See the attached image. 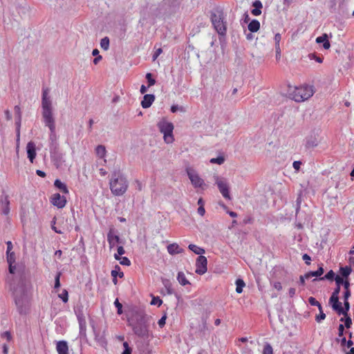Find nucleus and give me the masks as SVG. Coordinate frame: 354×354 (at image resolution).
I'll return each mask as SVG.
<instances>
[{
	"instance_id": "obj_51",
	"label": "nucleus",
	"mask_w": 354,
	"mask_h": 354,
	"mask_svg": "<svg viewBox=\"0 0 354 354\" xmlns=\"http://www.w3.org/2000/svg\"><path fill=\"white\" fill-rule=\"evenodd\" d=\"M301 203V192H300L299 194H298V196H297V198L296 201V213L297 214L298 213V212L300 209Z\"/></svg>"
},
{
	"instance_id": "obj_25",
	"label": "nucleus",
	"mask_w": 354,
	"mask_h": 354,
	"mask_svg": "<svg viewBox=\"0 0 354 354\" xmlns=\"http://www.w3.org/2000/svg\"><path fill=\"white\" fill-rule=\"evenodd\" d=\"M248 30L251 32H257L260 28V23L257 19H252L248 24Z\"/></svg>"
},
{
	"instance_id": "obj_3",
	"label": "nucleus",
	"mask_w": 354,
	"mask_h": 354,
	"mask_svg": "<svg viewBox=\"0 0 354 354\" xmlns=\"http://www.w3.org/2000/svg\"><path fill=\"white\" fill-rule=\"evenodd\" d=\"M109 185L111 191L115 196L123 195L127 190L129 186L127 178L120 171L113 172Z\"/></svg>"
},
{
	"instance_id": "obj_4",
	"label": "nucleus",
	"mask_w": 354,
	"mask_h": 354,
	"mask_svg": "<svg viewBox=\"0 0 354 354\" xmlns=\"http://www.w3.org/2000/svg\"><path fill=\"white\" fill-rule=\"evenodd\" d=\"M224 19V12L222 8H216L210 12L212 24L218 34L221 36H225L227 32V23Z\"/></svg>"
},
{
	"instance_id": "obj_41",
	"label": "nucleus",
	"mask_w": 354,
	"mask_h": 354,
	"mask_svg": "<svg viewBox=\"0 0 354 354\" xmlns=\"http://www.w3.org/2000/svg\"><path fill=\"white\" fill-rule=\"evenodd\" d=\"M212 164L222 165L225 162V158L222 156L213 158L209 161Z\"/></svg>"
},
{
	"instance_id": "obj_7",
	"label": "nucleus",
	"mask_w": 354,
	"mask_h": 354,
	"mask_svg": "<svg viewBox=\"0 0 354 354\" xmlns=\"http://www.w3.org/2000/svg\"><path fill=\"white\" fill-rule=\"evenodd\" d=\"M187 174L192 184V185L195 188H201L202 189H204L206 187V185L198 174L192 169L191 168H187Z\"/></svg>"
},
{
	"instance_id": "obj_49",
	"label": "nucleus",
	"mask_w": 354,
	"mask_h": 354,
	"mask_svg": "<svg viewBox=\"0 0 354 354\" xmlns=\"http://www.w3.org/2000/svg\"><path fill=\"white\" fill-rule=\"evenodd\" d=\"M162 304V299H160L159 297H152V299L151 301V305H158V306H160Z\"/></svg>"
},
{
	"instance_id": "obj_35",
	"label": "nucleus",
	"mask_w": 354,
	"mask_h": 354,
	"mask_svg": "<svg viewBox=\"0 0 354 354\" xmlns=\"http://www.w3.org/2000/svg\"><path fill=\"white\" fill-rule=\"evenodd\" d=\"M340 322H342L344 323V327L346 328H350L352 325V319L348 315H344V317H342L340 319Z\"/></svg>"
},
{
	"instance_id": "obj_53",
	"label": "nucleus",
	"mask_w": 354,
	"mask_h": 354,
	"mask_svg": "<svg viewBox=\"0 0 354 354\" xmlns=\"http://www.w3.org/2000/svg\"><path fill=\"white\" fill-rule=\"evenodd\" d=\"M166 319H167V315L165 314L159 320H158V326L160 327V328H162L165 326V322H166Z\"/></svg>"
},
{
	"instance_id": "obj_31",
	"label": "nucleus",
	"mask_w": 354,
	"mask_h": 354,
	"mask_svg": "<svg viewBox=\"0 0 354 354\" xmlns=\"http://www.w3.org/2000/svg\"><path fill=\"white\" fill-rule=\"evenodd\" d=\"M162 282L166 289L167 293L168 295H172L174 293V290H172L171 283L170 281L167 279L162 278Z\"/></svg>"
},
{
	"instance_id": "obj_36",
	"label": "nucleus",
	"mask_w": 354,
	"mask_h": 354,
	"mask_svg": "<svg viewBox=\"0 0 354 354\" xmlns=\"http://www.w3.org/2000/svg\"><path fill=\"white\" fill-rule=\"evenodd\" d=\"M95 151H96L97 155L100 158L104 157L106 155V148L104 145H98L95 149Z\"/></svg>"
},
{
	"instance_id": "obj_23",
	"label": "nucleus",
	"mask_w": 354,
	"mask_h": 354,
	"mask_svg": "<svg viewBox=\"0 0 354 354\" xmlns=\"http://www.w3.org/2000/svg\"><path fill=\"white\" fill-rule=\"evenodd\" d=\"M253 9L251 13L254 16H259L261 14V9L263 8L262 3L259 0H256L252 3Z\"/></svg>"
},
{
	"instance_id": "obj_6",
	"label": "nucleus",
	"mask_w": 354,
	"mask_h": 354,
	"mask_svg": "<svg viewBox=\"0 0 354 354\" xmlns=\"http://www.w3.org/2000/svg\"><path fill=\"white\" fill-rule=\"evenodd\" d=\"M158 127L160 131L163 133L164 139L167 143H171L174 140L173 130L174 124L167 121H160L158 123Z\"/></svg>"
},
{
	"instance_id": "obj_61",
	"label": "nucleus",
	"mask_w": 354,
	"mask_h": 354,
	"mask_svg": "<svg viewBox=\"0 0 354 354\" xmlns=\"http://www.w3.org/2000/svg\"><path fill=\"white\" fill-rule=\"evenodd\" d=\"M48 93H49V89L48 88H43V91H42V98L41 99H48L50 98L48 95Z\"/></svg>"
},
{
	"instance_id": "obj_45",
	"label": "nucleus",
	"mask_w": 354,
	"mask_h": 354,
	"mask_svg": "<svg viewBox=\"0 0 354 354\" xmlns=\"http://www.w3.org/2000/svg\"><path fill=\"white\" fill-rule=\"evenodd\" d=\"M319 310V314L317 315L315 317V320L317 322H321L322 320H324L326 318V314L322 310V307L321 306V310Z\"/></svg>"
},
{
	"instance_id": "obj_1",
	"label": "nucleus",
	"mask_w": 354,
	"mask_h": 354,
	"mask_svg": "<svg viewBox=\"0 0 354 354\" xmlns=\"http://www.w3.org/2000/svg\"><path fill=\"white\" fill-rule=\"evenodd\" d=\"M13 297L17 310L20 315L28 313L30 306V286L23 274L20 275L16 286H13Z\"/></svg>"
},
{
	"instance_id": "obj_46",
	"label": "nucleus",
	"mask_w": 354,
	"mask_h": 354,
	"mask_svg": "<svg viewBox=\"0 0 354 354\" xmlns=\"http://www.w3.org/2000/svg\"><path fill=\"white\" fill-rule=\"evenodd\" d=\"M60 277H61V272H59L57 273L55 277V289H57L60 287Z\"/></svg>"
},
{
	"instance_id": "obj_40",
	"label": "nucleus",
	"mask_w": 354,
	"mask_h": 354,
	"mask_svg": "<svg viewBox=\"0 0 354 354\" xmlns=\"http://www.w3.org/2000/svg\"><path fill=\"white\" fill-rule=\"evenodd\" d=\"M262 354H273V348L270 343L266 342L264 344Z\"/></svg>"
},
{
	"instance_id": "obj_32",
	"label": "nucleus",
	"mask_w": 354,
	"mask_h": 354,
	"mask_svg": "<svg viewBox=\"0 0 354 354\" xmlns=\"http://www.w3.org/2000/svg\"><path fill=\"white\" fill-rule=\"evenodd\" d=\"M236 292L239 294L243 292V288L245 286V282L241 279H237L236 280Z\"/></svg>"
},
{
	"instance_id": "obj_33",
	"label": "nucleus",
	"mask_w": 354,
	"mask_h": 354,
	"mask_svg": "<svg viewBox=\"0 0 354 354\" xmlns=\"http://www.w3.org/2000/svg\"><path fill=\"white\" fill-rule=\"evenodd\" d=\"M335 277H336V276H335V272L332 270H330L323 277H320L319 279V280H329V281H333V280H335Z\"/></svg>"
},
{
	"instance_id": "obj_64",
	"label": "nucleus",
	"mask_w": 354,
	"mask_h": 354,
	"mask_svg": "<svg viewBox=\"0 0 354 354\" xmlns=\"http://www.w3.org/2000/svg\"><path fill=\"white\" fill-rule=\"evenodd\" d=\"M273 287L277 290H281L282 289V286L280 282L274 281L272 283Z\"/></svg>"
},
{
	"instance_id": "obj_9",
	"label": "nucleus",
	"mask_w": 354,
	"mask_h": 354,
	"mask_svg": "<svg viewBox=\"0 0 354 354\" xmlns=\"http://www.w3.org/2000/svg\"><path fill=\"white\" fill-rule=\"evenodd\" d=\"M207 259L205 256H198L196 261V273L200 275L205 274L207 270Z\"/></svg>"
},
{
	"instance_id": "obj_54",
	"label": "nucleus",
	"mask_w": 354,
	"mask_h": 354,
	"mask_svg": "<svg viewBox=\"0 0 354 354\" xmlns=\"http://www.w3.org/2000/svg\"><path fill=\"white\" fill-rule=\"evenodd\" d=\"M335 281L337 286H341V285H343L345 281L344 280V277L339 276H336Z\"/></svg>"
},
{
	"instance_id": "obj_17",
	"label": "nucleus",
	"mask_w": 354,
	"mask_h": 354,
	"mask_svg": "<svg viewBox=\"0 0 354 354\" xmlns=\"http://www.w3.org/2000/svg\"><path fill=\"white\" fill-rule=\"evenodd\" d=\"M49 151L51 158L56 160L61 158L58 142L49 144Z\"/></svg>"
},
{
	"instance_id": "obj_15",
	"label": "nucleus",
	"mask_w": 354,
	"mask_h": 354,
	"mask_svg": "<svg viewBox=\"0 0 354 354\" xmlns=\"http://www.w3.org/2000/svg\"><path fill=\"white\" fill-rule=\"evenodd\" d=\"M6 259H7V262L9 265V268H8L9 272L10 274H14L15 271L16 270V266L15 265L16 257H15V252H10L9 253H6Z\"/></svg>"
},
{
	"instance_id": "obj_47",
	"label": "nucleus",
	"mask_w": 354,
	"mask_h": 354,
	"mask_svg": "<svg viewBox=\"0 0 354 354\" xmlns=\"http://www.w3.org/2000/svg\"><path fill=\"white\" fill-rule=\"evenodd\" d=\"M59 297L63 301V302L66 303L68 300V292L66 290H63L62 294L59 295Z\"/></svg>"
},
{
	"instance_id": "obj_2",
	"label": "nucleus",
	"mask_w": 354,
	"mask_h": 354,
	"mask_svg": "<svg viewBox=\"0 0 354 354\" xmlns=\"http://www.w3.org/2000/svg\"><path fill=\"white\" fill-rule=\"evenodd\" d=\"M149 317L143 312L137 311L129 318V325L132 327L133 331L138 337H145L149 335Z\"/></svg>"
},
{
	"instance_id": "obj_22",
	"label": "nucleus",
	"mask_w": 354,
	"mask_h": 354,
	"mask_svg": "<svg viewBox=\"0 0 354 354\" xmlns=\"http://www.w3.org/2000/svg\"><path fill=\"white\" fill-rule=\"evenodd\" d=\"M316 42L317 44H323V48L326 50L329 49L330 47V44L328 41V36L327 34L324 33L322 36H319L316 38Z\"/></svg>"
},
{
	"instance_id": "obj_14",
	"label": "nucleus",
	"mask_w": 354,
	"mask_h": 354,
	"mask_svg": "<svg viewBox=\"0 0 354 354\" xmlns=\"http://www.w3.org/2000/svg\"><path fill=\"white\" fill-rule=\"evenodd\" d=\"M338 305L336 308H333L339 315H346L350 309V304L348 301H344V307H342V303L339 301Z\"/></svg>"
},
{
	"instance_id": "obj_55",
	"label": "nucleus",
	"mask_w": 354,
	"mask_h": 354,
	"mask_svg": "<svg viewBox=\"0 0 354 354\" xmlns=\"http://www.w3.org/2000/svg\"><path fill=\"white\" fill-rule=\"evenodd\" d=\"M2 338H6L8 342L12 339L11 333L9 331H5L1 334Z\"/></svg>"
},
{
	"instance_id": "obj_58",
	"label": "nucleus",
	"mask_w": 354,
	"mask_h": 354,
	"mask_svg": "<svg viewBox=\"0 0 354 354\" xmlns=\"http://www.w3.org/2000/svg\"><path fill=\"white\" fill-rule=\"evenodd\" d=\"M162 48H158L155 53H153V56H152V58H153V60L155 61L158 57L162 53Z\"/></svg>"
},
{
	"instance_id": "obj_26",
	"label": "nucleus",
	"mask_w": 354,
	"mask_h": 354,
	"mask_svg": "<svg viewBox=\"0 0 354 354\" xmlns=\"http://www.w3.org/2000/svg\"><path fill=\"white\" fill-rule=\"evenodd\" d=\"M55 187L59 189L63 194H68V189L66 184L62 183L59 179H56L54 182Z\"/></svg>"
},
{
	"instance_id": "obj_52",
	"label": "nucleus",
	"mask_w": 354,
	"mask_h": 354,
	"mask_svg": "<svg viewBox=\"0 0 354 354\" xmlns=\"http://www.w3.org/2000/svg\"><path fill=\"white\" fill-rule=\"evenodd\" d=\"M29 10V7L28 6H20L18 8V12L20 15H26Z\"/></svg>"
},
{
	"instance_id": "obj_56",
	"label": "nucleus",
	"mask_w": 354,
	"mask_h": 354,
	"mask_svg": "<svg viewBox=\"0 0 354 354\" xmlns=\"http://www.w3.org/2000/svg\"><path fill=\"white\" fill-rule=\"evenodd\" d=\"M95 339L99 342V344L102 346H105V345L106 344V342L104 339V338L101 336V337H99L98 335H95Z\"/></svg>"
},
{
	"instance_id": "obj_62",
	"label": "nucleus",
	"mask_w": 354,
	"mask_h": 354,
	"mask_svg": "<svg viewBox=\"0 0 354 354\" xmlns=\"http://www.w3.org/2000/svg\"><path fill=\"white\" fill-rule=\"evenodd\" d=\"M344 326L343 324H339L338 326V335L339 337H342L344 335Z\"/></svg>"
},
{
	"instance_id": "obj_30",
	"label": "nucleus",
	"mask_w": 354,
	"mask_h": 354,
	"mask_svg": "<svg viewBox=\"0 0 354 354\" xmlns=\"http://www.w3.org/2000/svg\"><path fill=\"white\" fill-rule=\"evenodd\" d=\"M177 280L179 282V283L182 286H186L190 283L183 272H178Z\"/></svg>"
},
{
	"instance_id": "obj_59",
	"label": "nucleus",
	"mask_w": 354,
	"mask_h": 354,
	"mask_svg": "<svg viewBox=\"0 0 354 354\" xmlns=\"http://www.w3.org/2000/svg\"><path fill=\"white\" fill-rule=\"evenodd\" d=\"M309 57L310 59H315V61L318 63H322L323 62V58L320 57H317L316 56L315 54H310L309 55Z\"/></svg>"
},
{
	"instance_id": "obj_43",
	"label": "nucleus",
	"mask_w": 354,
	"mask_h": 354,
	"mask_svg": "<svg viewBox=\"0 0 354 354\" xmlns=\"http://www.w3.org/2000/svg\"><path fill=\"white\" fill-rule=\"evenodd\" d=\"M117 270H120V267L118 265H116L115 266V269L111 271V276L113 277V283L115 285H116L118 283Z\"/></svg>"
},
{
	"instance_id": "obj_19",
	"label": "nucleus",
	"mask_w": 354,
	"mask_h": 354,
	"mask_svg": "<svg viewBox=\"0 0 354 354\" xmlns=\"http://www.w3.org/2000/svg\"><path fill=\"white\" fill-rule=\"evenodd\" d=\"M155 100V95L153 94H146L143 97V100L141 102V105L142 108L147 109L149 108L153 101Z\"/></svg>"
},
{
	"instance_id": "obj_38",
	"label": "nucleus",
	"mask_w": 354,
	"mask_h": 354,
	"mask_svg": "<svg viewBox=\"0 0 354 354\" xmlns=\"http://www.w3.org/2000/svg\"><path fill=\"white\" fill-rule=\"evenodd\" d=\"M109 39L108 37L102 38L100 41V46L104 50H107L109 48Z\"/></svg>"
},
{
	"instance_id": "obj_48",
	"label": "nucleus",
	"mask_w": 354,
	"mask_h": 354,
	"mask_svg": "<svg viewBox=\"0 0 354 354\" xmlns=\"http://www.w3.org/2000/svg\"><path fill=\"white\" fill-rule=\"evenodd\" d=\"M124 351L122 354H131L132 349L127 342L123 343Z\"/></svg>"
},
{
	"instance_id": "obj_10",
	"label": "nucleus",
	"mask_w": 354,
	"mask_h": 354,
	"mask_svg": "<svg viewBox=\"0 0 354 354\" xmlns=\"http://www.w3.org/2000/svg\"><path fill=\"white\" fill-rule=\"evenodd\" d=\"M43 121L46 127L55 125L53 109H42Z\"/></svg>"
},
{
	"instance_id": "obj_60",
	"label": "nucleus",
	"mask_w": 354,
	"mask_h": 354,
	"mask_svg": "<svg viewBox=\"0 0 354 354\" xmlns=\"http://www.w3.org/2000/svg\"><path fill=\"white\" fill-rule=\"evenodd\" d=\"M301 165V162L299 160L294 161L292 163L293 168L297 171L299 170Z\"/></svg>"
},
{
	"instance_id": "obj_12",
	"label": "nucleus",
	"mask_w": 354,
	"mask_h": 354,
	"mask_svg": "<svg viewBox=\"0 0 354 354\" xmlns=\"http://www.w3.org/2000/svg\"><path fill=\"white\" fill-rule=\"evenodd\" d=\"M51 203L58 208H63L66 203V197L61 196L59 193L54 194L51 197Z\"/></svg>"
},
{
	"instance_id": "obj_28",
	"label": "nucleus",
	"mask_w": 354,
	"mask_h": 354,
	"mask_svg": "<svg viewBox=\"0 0 354 354\" xmlns=\"http://www.w3.org/2000/svg\"><path fill=\"white\" fill-rule=\"evenodd\" d=\"M318 145V140L315 137L310 136L307 138L306 147V148L310 149L317 147Z\"/></svg>"
},
{
	"instance_id": "obj_20",
	"label": "nucleus",
	"mask_w": 354,
	"mask_h": 354,
	"mask_svg": "<svg viewBox=\"0 0 354 354\" xmlns=\"http://www.w3.org/2000/svg\"><path fill=\"white\" fill-rule=\"evenodd\" d=\"M56 349L58 354H68V346L67 342L64 340L57 342Z\"/></svg>"
},
{
	"instance_id": "obj_21",
	"label": "nucleus",
	"mask_w": 354,
	"mask_h": 354,
	"mask_svg": "<svg viewBox=\"0 0 354 354\" xmlns=\"http://www.w3.org/2000/svg\"><path fill=\"white\" fill-rule=\"evenodd\" d=\"M167 252L171 255H175L178 254H180L184 252V250L179 247L177 243H171L169 244L167 247Z\"/></svg>"
},
{
	"instance_id": "obj_57",
	"label": "nucleus",
	"mask_w": 354,
	"mask_h": 354,
	"mask_svg": "<svg viewBox=\"0 0 354 354\" xmlns=\"http://www.w3.org/2000/svg\"><path fill=\"white\" fill-rule=\"evenodd\" d=\"M120 264L129 266L131 265V261L127 257H124L120 259Z\"/></svg>"
},
{
	"instance_id": "obj_24",
	"label": "nucleus",
	"mask_w": 354,
	"mask_h": 354,
	"mask_svg": "<svg viewBox=\"0 0 354 354\" xmlns=\"http://www.w3.org/2000/svg\"><path fill=\"white\" fill-rule=\"evenodd\" d=\"M324 270L323 268V266H321L316 271H310L307 273H306V279H309L313 277H321V276L324 274Z\"/></svg>"
},
{
	"instance_id": "obj_18",
	"label": "nucleus",
	"mask_w": 354,
	"mask_h": 354,
	"mask_svg": "<svg viewBox=\"0 0 354 354\" xmlns=\"http://www.w3.org/2000/svg\"><path fill=\"white\" fill-rule=\"evenodd\" d=\"M340 286H337L334 289V291L333 292L330 299H329V304L331 305L332 308H335L337 306L339 301V294L340 292Z\"/></svg>"
},
{
	"instance_id": "obj_63",
	"label": "nucleus",
	"mask_w": 354,
	"mask_h": 354,
	"mask_svg": "<svg viewBox=\"0 0 354 354\" xmlns=\"http://www.w3.org/2000/svg\"><path fill=\"white\" fill-rule=\"evenodd\" d=\"M302 259H303V260H304V261H305V262H306V263L307 265H310V260H311V259H310V257L308 254H304L303 255V257H302Z\"/></svg>"
},
{
	"instance_id": "obj_29",
	"label": "nucleus",
	"mask_w": 354,
	"mask_h": 354,
	"mask_svg": "<svg viewBox=\"0 0 354 354\" xmlns=\"http://www.w3.org/2000/svg\"><path fill=\"white\" fill-rule=\"evenodd\" d=\"M188 248L195 254H198L199 256L203 254L205 252L203 248H200L194 244H189Z\"/></svg>"
},
{
	"instance_id": "obj_42",
	"label": "nucleus",
	"mask_w": 354,
	"mask_h": 354,
	"mask_svg": "<svg viewBox=\"0 0 354 354\" xmlns=\"http://www.w3.org/2000/svg\"><path fill=\"white\" fill-rule=\"evenodd\" d=\"M146 79L147 80L149 87L156 84V80L153 77V75L151 73H147L146 74Z\"/></svg>"
},
{
	"instance_id": "obj_50",
	"label": "nucleus",
	"mask_w": 354,
	"mask_h": 354,
	"mask_svg": "<svg viewBox=\"0 0 354 354\" xmlns=\"http://www.w3.org/2000/svg\"><path fill=\"white\" fill-rule=\"evenodd\" d=\"M114 304L115 307L117 308V313L118 315H121L122 313V305L121 303H120L119 300L118 299H115Z\"/></svg>"
},
{
	"instance_id": "obj_5",
	"label": "nucleus",
	"mask_w": 354,
	"mask_h": 354,
	"mask_svg": "<svg viewBox=\"0 0 354 354\" xmlns=\"http://www.w3.org/2000/svg\"><path fill=\"white\" fill-rule=\"evenodd\" d=\"M314 91L313 86H304L300 87H295L292 93H290V95L292 99L295 102H304L311 96H313Z\"/></svg>"
},
{
	"instance_id": "obj_27",
	"label": "nucleus",
	"mask_w": 354,
	"mask_h": 354,
	"mask_svg": "<svg viewBox=\"0 0 354 354\" xmlns=\"http://www.w3.org/2000/svg\"><path fill=\"white\" fill-rule=\"evenodd\" d=\"M50 129V135H49V144H52V143H56L57 142V135H56V132H55V125L54 126H50V127H48Z\"/></svg>"
},
{
	"instance_id": "obj_37",
	"label": "nucleus",
	"mask_w": 354,
	"mask_h": 354,
	"mask_svg": "<svg viewBox=\"0 0 354 354\" xmlns=\"http://www.w3.org/2000/svg\"><path fill=\"white\" fill-rule=\"evenodd\" d=\"M21 122V117H16L15 125H16V133H17V141L19 140Z\"/></svg>"
},
{
	"instance_id": "obj_13",
	"label": "nucleus",
	"mask_w": 354,
	"mask_h": 354,
	"mask_svg": "<svg viewBox=\"0 0 354 354\" xmlns=\"http://www.w3.org/2000/svg\"><path fill=\"white\" fill-rule=\"evenodd\" d=\"M26 151L29 160L31 162H33V160L37 156V153L35 144L32 141L28 142L26 145Z\"/></svg>"
},
{
	"instance_id": "obj_11",
	"label": "nucleus",
	"mask_w": 354,
	"mask_h": 354,
	"mask_svg": "<svg viewBox=\"0 0 354 354\" xmlns=\"http://www.w3.org/2000/svg\"><path fill=\"white\" fill-rule=\"evenodd\" d=\"M0 212L6 216L10 213V201L8 195L2 194L0 196Z\"/></svg>"
},
{
	"instance_id": "obj_39",
	"label": "nucleus",
	"mask_w": 354,
	"mask_h": 354,
	"mask_svg": "<svg viewBox=\"0 0 354 354\" xmlns=\"http://www.w3.org/2000/svg\"><path fill=\"white\" fill-rule=\"evenodd\" d=\"M41 109H53L52 102L50 98L41 99Z\"/></svg>"
},
{
	"instance_id": "obj_44",
	"label": "nucleus",
	"mask_w": 354,
	"mask_h": 354,
	"mask_svg": "<svg viewBox=\"0 0 354 354\" xmlns=\"http://www.w3.org/2000/svg\"><path fill=\"white\" fill-rule=\"evenodd\" d=\"M308 302L311 306H317L319 310H321V304L318 301H317L316 299L314 298L313 297H310L308 298Z\"/></svg>"
},
{
	"instance_id": "obj_16",
	"label": "nucleus",
	"mask_w": 354,
	"mask_h": 354,
	"mask_svg": "<svg viewBox=\"0 0 354 354\" xmlns=\"http://www.w3.org/2000/svg\"><path fill=\"white\" fill-rule=\"evenodd\" d=\"M120 237L118 234H115L113 229H110L107 234V241L109 243L110 248H113L116 243L120 242Z\"/></svg>"
},
{
	"instance_id": "obj_34",
	"label": "nucleus",
	"mask_w": 354,
	"mask_h": 354,
	"mask_svg": "<svg viewBox=\"0 0 354 354\" xmlns=\"http://www.w3.org/2000/svg\"><path fill=\"white\" fill-rule=\"evenodd\" d=\"M339 271H340V274L342 277L347 278L349 276V274H351L352 270H351V267L345 266V267L340 268Z\"/></svg>"
},
{
	"instance_id": "obj_8",
	"label": "nucleus",
	"mask_w": 354,
	"mask_h": 354,
	"mask_svg": "<svg viewBox=\"0 0 354 354\" xmlns=\"http://www.w3.org/2000/svg\"><path fill=\"white\" fill-rule=\"evenodd\" d=\"M215 179V183L216 184L218 189H219L221 194L222 196L228 200L231 199L230 194V187L229 185L227 183L226 180L222 178H220L218 176H214Z\"/></svg>"
}]
</instances>
